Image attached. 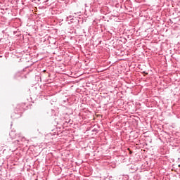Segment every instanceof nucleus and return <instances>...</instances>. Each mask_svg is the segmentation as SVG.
<instances>
[{"label": "nucleus", "instance_id": "obj_2", "mask_svg": "<svg viewBox=\"0 0 180 180\" xmlns=\"http://www.w3.org/2000/svg\"><path fill=\"white\" fill-rule=\"evenodd\" d=\"M179 167H180V165H179Z\"/></svg>", "mask_w": 180, "mask_h": 180}, {"label": "nucleus", "instance_id": "obj_1", "mask_svg": "<svg viewBox=\"0 0 180 180\" xmlns=\"http://www.w3.org/2000/svg\"><path fill=\"white\" fill-rule=\"evenodd\" d=\"M2 151V148H0V152Z\"/></svg>", "mask_w": 180, "mask_h": 180}]
</instances>
